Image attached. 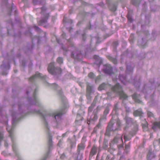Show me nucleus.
<instances>
[{"instance_id": "69168bd1", "label": "nucleus", "mask_w": 160, "mask_h": 160, "mask_svg": "<svg viewBox=\"0 0 160 160\" xmlns=\"http://www.w3.org/2000/svg\"><path fill=\"white\" fill-rule=\"evenodd\" d=\"M148 1H149V2H152V1H154V0H148Z\"/></svg>"}, {"instance_id": "338daca9", "label": "nucleus", "mask_w": 160, "mask_h": 160, "mask_svg": "<svg viewBox=\"0 0 160 160\" xmlns=\"http://www.w3.org/2000/svg\"><path fill=\"white\" fill-rule=\"evenodd\" d=\"M65 17H64V18H63V20L64 21L65 20Z\"/></svg>"}, {"instance_id": "f3484780", "label": "nucleus", "mask_w": 160, "mask_h": 160, "mask_svg": "<svg viewBox=\"0 0 160 160\" xmlns=\"http://www.w3.org/2000/svg\"><path fill=\"white\" fill-rule=\"evenodd\" d=\"M98 147L94 145L91 148L90 151L89 157H92L93 155L95 154L97 152Z\"/></svg>"}, {"instance_id": "20e7f679", "label": "nucleus", "mask_w": 160, "mask_h": 160, "mask_svg": "<svg viewBox=\"0 0 160 160\" xmlns=\"http://www.w3.org/2000/svg\"><path fill=\"white\" fill-rule=\"evenodd\" d=\"M46 10V8L44 7H42L41 8V13L42 14V18L39 21H38V23L39 25L42 26L44 27H47V26L46 24L47 23V21L49 16L48 13H46L45 11Z\"/></svg>"}, {"instance_id": "4c0bfd02", "label": "nucleus", "mask_w": 160, "mask_h": 160, "mask_svg": "<svg viewBox=\"0 0 160 160\" xmlns=\"http://www.w3.org/2000/svg\"><path fill=\"white\" fill-rule=\"evenodd\" d=\"M129 148V146L128 145H126L125 147L124 151L126 153H128V150Z\"/></svg>"}, {"instance_id": "f8f14e48", "label": "nucleus", "mask_w": 160, "mask_h": 160, "mask_svg": "<svg viewBox=\"0 0 160 160\" xmlns=\"http://www.w3.org/2000/svg\"><path fill=\"white\" fill-rule=\"evenodd\" d=\"M120 142H122V135L118 134L114 137L113 139L110 143V144L111 146L114 144H117Z\"/></svg>"}, {"instance_id": "09e8293b", "label": "nucleus", "mask_w": 160, "mask_h": 160, "mask_svg": "<svg viewBox=\"0 0 160 160\" xmlns=\"http://www.w3.org/2000/svg\"><path fill=\"white\" fill-rule=\"evenodd\" d=\"M48 154H49L48 152V153H47L46 154V155H45L44 157L43 158L42 160H46L48 157Z\"/></svg>"}, {"instance_id": "bf43d9fd", "label": "nucleus", "mask_w": 160, "mask_h": 160, "mask_svg": "<svg viewBox=\"0 0 160 160\" xmlns=\"http://www.w3.org/2000/svg\"><path fill=\"white\" fill-rule=\"evenodd\" d=\"M1 67H3L4 68H6V66H5V65L3 63V64L2 65H1Z\"/></svg>"}, {"instance_id": "cd10ccee", "label": "nucleus", "mask_w": 160, "mask_h": 160, "mask_svg": "<svg viewBox=\"0 0 160 160\" xmlns=\"http://www.w3.org/2000/svg\"><path fill=\"white\" fill-rule=\"evenodd\" d=\"M108 58L109 60L112 61L114 64H116L117 63V60L116 58H113L111 56H109Z\"/></svg>"}, {"instance_id": "680f3d73", "label": "nucleus", "mask_w": 160, "mask_h": 160, "mask_svg": "<svg viewBox=\"0 0 160 160\" xmlns=\"http://www.w3.org/2000/svg\"><path fill=\"white\" fill-rule=\"evenodd\" d=\"M57 42H58L59 43V44H60V42H59V40L58 39H57Z\"/></svg>"}, {"instance_id": "37998d69", "label": "nucleus", "mask_w": 160, "mask_h": 160, "mask_svg": "<svg viewBox=\"0 0 160 160\" xmlns=\"http://www.w3.org/2000/svg\"><path fill=\"white\" fill-rule=\"evenodd\" d=\"M127 18L128 21H129L130 22H132V19L131 17L129 15V12H128V14L127 15Z\"/></svg>"}, {"instance_id": "b1692460", "label": "nucleus", "mask_w": 160, "mask_h": 160, "mask_svg": "<svg viewBox=\"0 0 160 160\" xmlns=\"http://www.w3.org/2000/svg\"><path fill=\"white\" fill-rule=\"evenodd\" d=\"M102 127V123L101 122L99 121L98 123L97 124V125L94 128L93 130V132L96 133L97 132V128L101 129Z\"/></svg>"}, {"instance_id": "13d9d810", "label": "nucleus", "mask_w": 160, "mask_h": 160, "mask_svg": "<svg viewBox=\"0 0 160 160\" xmlns=\"http://www.w3.org/2000/svg\"><path fill=\"white\" fill-rule=\"evenodd\" d=\"M4 145H5V146L6 147H7L8 146V143H7L6 142H5Z\"/></svg>"}, {"instance_id": "a19ab883", "label": "nucleus", "mask_w": 160, "mask_h": 160, "mask_svg": "<svg viewBox=\"0 0 160 160\" xmlns=\"http://www.w3.org/2000/svg\"><path fill=\"white\" fill-rule=\"evenodd\" d=\"M134 37V35L132 34H131L130 37V38H129V40L131 42H133V40Z\"/></svg>"}, {"instance_id": "7c9ffc66", "label": "nucleus", "mask_w": 160, "mask_h": 160, "mask_svg": "<svg viewBox=\"0 0 160 160\" xmlns=\"http://www.w3.org/2000/svg\"><path fill=\"white\" fill-rule=\"evenodd\" d=\"M142 114V112L141 111L136 110L134 112L133 114L135 116L140 115Z\"/></svg>"}, {"instance_id": "473e14b6", "label": "nucleus", "mask_w": 160, "mask_h": 160, "mask_svg": "<svg viewBox=\"0 0 160 160\" xmlns=\"http://www.w3.org/2000/svg\"><path fill=\"white\" fill-rule=\"evenodd\" d=\"M106 116L103 114V115L100 118L99 121L101 122L105 120L106 119Z\"/></svg>"}, {"instance_id": "1a4fd4ad", "label": "nucleus", "mask_w": 160, "mask_h": 160, "mask_svg": "<svg viewBox=\"0 0 160 160\" xmlns=\"http://www.w3.org/2000/svg\"><path fill=\"white\" fill-rule=\"evenodd\" d=\"M95 92L93 86L89 83H88L87 85L86 96L88 99H91V95L93 94Z\"/></svg>"}, {"instance_id": "9b49d317", "label": "nucleus", "mask_w": 160, "mask_h": 160, "mask_svg": "<svg viewBox=\"0 0 160 160\" xmlns=\"http://www.w3.org/2000/svg\"><path fill=\"white\" fill-rule=\"evenodd\" d=\"M71 57L74 59L79 60L82 58V55L80 51H78L75 49V50L72 52Z\"/></svg>"}, {"instance_id": "49530a36", "label": "nucleus", "mask_w": 160, "mask_h": 160, "mask_svg": "<svg viewBox=\"0 0 160 160\" xmlns=\"http://www.w3.org/2000/svg\"><path fill=\"white\" fill-rule=\"evenodd\" d=\"M113 92H108L107 93L108 97V99H109L110 98V96L112 95V94Z\"/></svg>"}, {"instance_id": "6e6552de", "label": "nucleus", "mask_w": 160, "mask_h": 160, "mask_svg": "<svg viewBox=\"0 0 160 160\" xmlns=\"http://www.w3.org/2000/svg\"><path fill=\"white\" fill-rule=\"evenodd\" d=\"M36 89H35L34 94H33V98H30L28 99V102L31 105H36L37 106H38L39 107L42 108V106L39 102L36 96Z\"/></svg>"}, {"instance_id": "393cba45", "label": "nucleus", "mask_w": 160, "mask_h": 160, "mask_svg": "<svg viewBox=\"0 0 160 160\" xmlns=\"http://www.w3.org/2000/svg\"><path fill=\"white\" fill-rule=\"evenodd\" d=\"M107 86H108V85L103 83L99 86L98 88V90H102L104 89Z\"/></svg>"}, {"instance_id": "7ed1b4c3", "label": "nucleus", "mask_w": 160, "mask_h": 160, "mask_svg": "<svg viewBox=\"0 0 160 160\" xmlns=\"http://www.w3.org/2000/svg\"><path fill=\"white\" fill-rule=\"evenodd\" d=\"M112 89L113 92L115 93L120 96V99L124 100L128 98V96L123 92L122 87L119 83L117 84L112 88Z\"/></svg>"}, {"instance_id": "4be33fe9", "label": "nucleus", "mask_w": 160, "mask_h": 160, "mask_svg": "<svg viewBox=\"0 0 160 160\" xmlns=\"http://www.w3.org/2000/svg\"><path fill=\"white\" fill-rule=\"evenodd\" d=\"M152 128L153 129L156 131L158 128H160V122H155L153 125Z\"/></svg>"}, {"instance_id": "39448f33", "label": "nucleus", "mask_w": 160, "mask_h": 160, "mask_svg": "<svg viewBox=\"0 0 160 160\" xmlns=\"http://www.w3.org/2000/svg\"><path fill=\"white\" fill-rule=\"evenodd\" d=\"M48 71L50 73L53 75L60 74L62 72L61 68H55L53 62L50 63L49 65Z\"/></svg>"}, {"instance_id": "5701e85b", "label": "nucleus", "mask_w": 160, "mask_h": 160, "mask_svg": "<svg viewBox=\"0 0 160 160\" xmlns=\"http://www.w3.org/2000/svg\"><path fill=\"white\" fill-rule=\"evenodd\" d=\"M133 71V68L130 65H128L127 67L126 72L129 74L132 72Z\"/></svg>"}, {"instance_id": "9d476101", "label": "nucleus", "mask_w": 160, "mask_h": 160, "mask_svg": "<svg viewBox=\"0 0 160 160\" xmlns=\"http://www.w3.org/2000/svg\"><path fill=\"white\" fill-rule=\"evenodd\" d=\"M85 148V145L84 144L81 143L79 144L78 146L77 152L78 153V158L80 159H82L83 158V153L81 152L83 151Z\"/></svg>"}, {"instance_id": "2eb2a0df", "label": "nucleus", "mask_w": 160, "mask_h": 160, "mask_svg": "<svg viewBox=\"0 0 160 160\" xmlns=\"http://www.w3.org/2000/svg\"><path fill=\"white\" fill-rule=\"evenodd\" d=\"M98 99V96H96L95 97L93 102L91 104L90 106L88 108V115H90V114L91 113L92 110H93L94 107L95 106L96 103Z\"/></svg>"}, {"instance_id": "58836bf2", "label": "nucleus", "mask_w": 160, "mask_h": 160, "mask_svg": "<svg viewBox=\"0 0 160 160\" xmlns=\"http://www.w3.org/2000/svg\"><path fill=\"white\" fill-rule=\"evenodd\" d=\"M118 102L116 103L114 106V107L113 108V110L115 111H117L118 109Z\"/></svg>"}, {"instance_id": "bb28decb", "label": "nucleus", "mask_w": 160, "mask_h": 160, "mask_svg": "<svg viewBox=\"0 0 160 160\" xmlns=\"http://www.w3.org/2000/svg\"><path fill=\"white\" fill-rule=\"evenodd\" d=\"M117 147L118 149L119 152H121L124 149L123 142H121V143L119 145H118Z\"/></svg>"}, {"instance_id": "ea45409f", "label": "nucleus", "mask_w": 160, "mask_h": 160, "mask_svg": "<svg viewBox=\"0 0 160 160\" xmlns=\"http://www.w3.org/2000/svg\"><path fill=\"white\" fill-rule=\"evenodd\" d=\"M33 2L35 4H38L41 3V2L38 0H33Z\"/></svg>"}, {"instance_id": "864d4df0", "label": "nucleus", "mask_w": 160, "mask_h": 160, "mask_svg": "<svg viewBox=\"0 0 160 160\" xmlns=\"http://www.w3.org/2000/svg\"><path fill=\"white\" fill-rule=\"evenodd\" d=\"M3 138V134L2 133L0 132V142L2 139Z\"/></svg>"}, {"instance_id": "f704fd0d", "label": "nucleus", "mask_w": 160, "mask_h": 160, "mask_svg": "<svg viewBox=\"0 0 160 160\" xmlns=\"http://www.w3.org/2000/svg\"><path fill=\"white\" fill-rule=\"evenodd\" d=\"M57 62L59 64H61L63 62L62 58L61 57L58 58L57 59Z\"/></svg>"}, {"instance_id": "0e129e2a", "label": "nucleus", "mask_w": 160, "mask_h": 160, "mask_svg": "<svg viewBox=\"0 0 160 160\" xmlns=\"http://www.w3.org/2000/svg\"><path fill=\"white\" fill-rule=\"evenodd\" d=\"M124 129L125 130H127V127H125L124 128Z\"/></svg>"}, {"instance_id": "c9c22d12", "label": "nucleus", "mask_w": 160, "mask_h": 160, "mask_svg": "<svg viewBox=\"0 0 160 160\" xmlns=\"http://www.w3.org/2000/svg\"><path fill=\"white\" fill-rule=\"evenodd\" d=\"M89 78H93L95 77L94 74L92 72H90L88 75Z\"/></svg>"}, {"instance_id": "de8ad7c7", "label": "nucleus", "mask_w": 160, "mask_h": 160, "mask_svg": "<svg viewBox=\"0 0 160 160\" xmlns=\"http://www.w3.org/2000/svg\"><path fill=\"white\" fill-rule=\"evenodd\" d=\"M100 76H98L95 79L96 82H97L100 79Z\"/></svg>"}, {"instance_id": "4d7b16f0", "label": "nucleus", "mask_w": 160, "mask_h": 160, "mask_svg": "<svg viewBox=\"0 0 160 160\" xmlns=\"http://www.w3.org/2000/svg\"><path fill=\"white\" fill-rule=\"evenodd\" d=\"M82 38L83 40H85L84 38L85 37V33L82 34Z\"/></svg>"}, {"instance_id": "2f4dec72", "label": "nucleus", "mask_w": 160, "mask_h": 160, "mask_svg": "<svg viewBox=\"0 0 160 160\" xmlns=\"http://www.w3.org/2000/svg\"><path fill=\"white\" fill-rule=\"evenodd\" d=\"M109 112V107L108 106H107L103 114L106 115Z\"/></svg>"}, {"instance_id": "8fccbe9b", "label": "nucleus", "mask_w": 160, "mask_h": 160, "mask_svg": "<svg viewBox=\"0 0 160 160\" xmlns=\"http://www.w3.org/2000/svg\"><path fill=\"white\" fill-rule=\"evenodd\" d=\"M62 140H60L59 141V142L58 143V146H59L60 147L61 146V145H62Z\"/></svg>"}, {"instance_id": "0eeeda50", "label": "nucleus", "mask_w": 160, "mask_h": 160, "mask_svg": "<svg viewBox=\"0 0 160 160\" xmlns=\"http://www.w3.org/2000/svg\"><path fill=\"white\" fill-rule=\"evenodd\" d=\"M102 108V107L98 106L96 109L94 110L93 114L90 116L89 118V121H88V124H89L90 122H94L98 119V116L96 113L101 109Z\"/></svg>"}, {"instance_id": "3c124183", "label": "nucleus", "mask_w": 160, "mask_h": 160, "mask_svg": "<svg viewBox=\"0 0 160 160\" xmlns=\"http://www.w3.org/2000/svg\"><path fill=\"white\" fill-rule=\"evenodd\" d=\"M157 142H158V144H160V138L158 140H155L153 142V144H154Z\"/></svg>"}, {"instance_id": "a18cd8bd", "label": "nucleus", "mask_w": 160, "mask_h": 160, "mask_svg": "<svg viewBox=\"0 0 160 160\" xmlns=\"http://www.w3.org/2000/svg\"><path fill=\"white\" fill-rule=\"evenodd\" d=\"M34 28L38 32H39L40 31V29L39 28L36 26H34Z\"/></svg>"}, {"instance_id": "412c9836", "label": "nucleus", "mask_w": 160, "mask_h": 160, "mask_svg": "<svg viewBox=\"0 0 160 160\" xmlns=\"http://www.w3.org/2000/svg\"><path fill=\"white\" fill-rule=\"evenodd\" d=\"M125 119L127 125L130 126L132 124V120L131 118L126 116L125 118Z\"/></svg>"}, {"instance_id": "f257e3e1", "label": "nucleus", "mask_w": 160, "mask_h": 160, "mask_svg": "<svg viewBox=\"0 0 160 160\" xmlns=\"http://www.w3.org/2000/svg\"><path fill=\"white\" fill-rule=\"evenodd\" d=\"M35 112L39 114L43 119L45 126L48 132L49 126L54 128H59L62 124V117L64 112L62 111L55 113L46 112L42 113L40 110H37Z\"/></svg>"}, {"instance_id": "c756f323", "label": "nucleus", "mask_w": 160, "mask_h": 160, "mask_svg": "<svg viewBox=\"0 0 160 160\" xmlns=\"http://www.w3.org/2000/svg\"><path fill=\"white\" fill-rule=\"evenodd\" d=\"M68 44L70 45V47H68V48H65L63 47L62 48L63 49L66 51H68L69 50H71L70 49V48H71V47H72V44L71 43V42H70V40H68Z\"/></svg>"}, {"instance_id": "4468645a", "label": "nucleus", "mask_w": 160, "mask_h": 160, "mask_svg": "<svg viewBox=\"0 0 160 160\" xmlns=\"http://www.w3.org/2000/svg\"><path fill=\"white\" fill-rule=\"evenodd\" d=\"M52 87V88L55 90L57 92L58 94L61 97L63 96V93L62 91V89L60 87L58 86L55 83H53L52 84H50Z\"/></svg>"}, {"instance_id": "a211bd4d", "label": "nucleus", "mask_w": 160, "mask_h": 160, "mask_svg": "<svg viewBox=\"0 0 160 160\" xmlns=\"http://www.w3.org/2000/svg\"><path fill=\"white\" fill-rule=\"evenodd\" d=\"M94 58L96 60V63L98 64L99 67H100V65L102 63V59L98 56L95 55L94 56Z\"/></svg>"}, {"instance_id": "6e6d98bb", "label": "nucleus", "mask_w": 160, "mask_h": 160, "mask_svg": "<svg viewBox=\"0 0 160 160\" xmlns=\"http://www.w3.org/2000/svg\"><path fill=\"white\" fill-rule=\"evenodd\" d=\"M136 0H131V2L132 4L133 5H136Z\"/></svg>"}, {"instance_id": "603ef678", "label": "nucleus", "mask_w": 160, "mask_h": 160, "mask_svg": "<svg viewBox=\"0 0 160 160\" xmlns=\"http://www.w3.org/2000/svg\"><path fill=\"white\" fill-rule=\"evenodd\" d=\"M147 114L148 116L149 117L152 116H153V114L150 112H148Z\"/></svg>"}, {"instance_id": "423d86ee", "label": "nucleus", "mask_w": 160, "mask_h": 160, "mask_svg": "<svg viewBox=\"0 0 160 160\" xmlns=\"http://www.w3.org/2000/svg\"><path fill=\"white\" fill-rule=\"evenodd\" d=\"M114 123V120L112 118L107 127L106 132L105 133L106 136H109L110 135L111 131H114L118 129V128H114L113 127Z\"/></svg>"}, {"instance_id": "774afa93", "label": "nucleus", "mask_w": 160, "mask_h": 160, "mask_svg": "<svg viewBox=\"0 0 160 160\" xmlns=\"http://www.w3.org/2000/svg\"><path fill=\"white\" fill-rule=\"evenodd\" d=\"M27 95H28V91H27Z\"/></svg>"}, {"instance_id": "dca6fc26", "label": "nucleus", "mask_w": 160, "mask_h": 160, "mask_svg": "<svg viewBox=\"0 0 160 160\" xmlns=\"http://www.w3.org/2000/svg\"><path fill=\"white\" fill-rule=\"evenodd\" d=\"M46 78V76H42L41 74L38 72H37L34 75L32 76L29 78V80L31 82H32L36 78H40L43 79H45Z\"/></svg>"}, {"instance_id": "72a5a7b5", "label": "nucleus", "mask_w": 160, "mask_h": 160, "mask_svg": "<svg viewBox=\"0 0 160 160\" xmlns=\"http://www.w3.org/2000/svg\"><path fill=\"white\" fill-rule=\"evenodd\" d=\"M121 122L119 120H118L117 121L116 126L117 127L114 128H118V129H117L118 130L119 128V127L121 125Z\"/></svg>"}, {"instance_id": "a878e982", "label": "nucleus", "mask_w": 160, "mask_h": 160, "mask_svg": "<svg viewBox=\"0 0 160 160\" xmlns=\"http://www.w3.org/2000/svg\"><path fill=\"white\" fill-rule=\"evenodd\" d=\"M133 99L136 102L138 103H140V101L138 98L137 95L136 93H135L132 96Z\"/></svg>"}, {"instance_id": "c03bdc74", "label": "nucleus", "mask_w": 160, "mask_h": 160, "mask_svg": "<svg viewBox=\"0 0 160 160\" xmlns=\"http://www.w3.org/2000/svg\"><path fill=\"white\" fill-rule=\"evenodd\" d=\"M134 86H135L136 87L137 86V85L138 86H139L140 85V83L139 82H137H137H134Z\"/></svg>"}, {"instance_id": "5fc2aeb1", "label": "nucleus", "mask_w": 160, "mask_h": 160, "mask_svg": "<svg viewBox=\"0 0 160 160\" xmlns=\"http://www.w3.org/2000/svg\"><path fill=\"white\" fill-rule=\"evenodd\" d=\"M123 136L125 141L128 140V138L125 135H124Z\"/></svg>"}, {"instance_id": "052dcab7", "label": "nucleus", "mask_w": 160, "mask_h": 160, "mask_svg": "<svg viewBox=\"0 0 160 160\" xmlns=\"http://www.w3.org/2000/svg\"><path fill=\"white\" fill-rule=\"evenodd\" d=\"M146 33L147 34V36H148V35H149V34L148 33V31H147Z\"/></svg>"}, {"instance_id": "aec40b11", "label": "nucleus", "mask_w": 160, "mask_h": 160, "mask_svg": "<svg viewBox=\"0 0 160 160\" xmlns=\"http://www.w3.org/2000/svg\"><path fill=\"white\" fill-rule=\"evenodd\" d=\"M155 155L154 153L149 150L147 155V158L148 160H151L153 158H154Z\"/></svg>"}, {"instance_id": "ddd939ff", "label": "nucleus", "mask_w": 160, "mask_h": 160, "mask_svg": "<svg viewBox=\"0 0 160 160\" xmlns=\"http://www.w3.org/2000/svg\"><path fill=\"white\" fill-rule=\"evenodd\" d=\"M103 70L105 73L110 75L112 72V68L110 65L107 64L104 65Z\"/></svg>"}, {"instance_id": "e2e57ef3", "label": "nucleus", "mask_w": 160, "mask_h": 160, "mask_svg": "<svg viewBox=\"0 0 160 160\" xmlns=\"http://www.w3.org/2000/svg\"><path fill=\"white\" fill-rule=\"evenodd\" d=\"M2 114V110L1 109H0V115H1Z\"/></svg>"}, {"instance_id": "79ce46f5", "label": "nucleus", "mask_w": 160, "mask_h": 160, "mask_svg": "<svg viewBox=\"0 0 160 160\" xmlns=\"http://www.w3.org/2000/svg\"><path fill=\"white\" fill-rule=\"evenodd\" d=\"M142 43L141 44V46H142L143 47H144V46L146 45V43L145 41H144V38H142Z\"/></svg>"}, {"instance_id": "f03ea898", "label": "nucleus", "mask_w": 160, "mask_h": 160, "mask_svg": "<svg viewBox=\"0 0 160 160\" xmlns=\"http://www.w3.org/2000/svg\"><path fill=\"white\" fill-rule=\"evenodd\" d=\"M23 105V104H19L18 105V111L20 112L19 113H15L12 114V127H10L7 126V129L8 132L9 133V136L10 137L12 143V149L13 152L15 153L16 155H18L16 149L14 137L13 133V127L17 121V117L19 116L20 115L21 116L22 115L23 110L21 109V108ZM4 123L6 125H7L8 121H5L4 122Z\"/></svg>"}, {"instance_id": "c85d7f7f", "label": "nucleus", "mask_w": 160, "mask_h": 160, "mask_svg": "<svg viewBox=\"0 0 160 160\" xmlns=\"http://www.w3.org/2000/svg\"><path fill=\"white\" fill-rule=\"evenodd\" d=\"M52 139L51 136H50L49 137V139L48 142V145L49 148V149H50L51 148H52Z\"/></svg>"}, {"instance_id": "e433bc0d", "label": "nucleus", "mask_w": 160, "mask_h": 160, "mask_svg": "<svg viewBox=\"0 0 160 160\" xmlns=\"http://www.w3.org/2000/svg\"><path fill=\"white\" fill-rule=\"evenodd\" d=\"M76 146V143L75 142L70 141V147L71 148H73Z\"/></svg>"}, {"instance_id": "6ab92c4d", "label": "nucleus", "mask_w": 160, "mask_h": 160, "mask_svg": "<svg viewBox=\"0 0 160 160\" xmlns=\"http://www.w3.org/2000/svg\"><path fill=\"white\" fill-rule=\"evenodd\" d=\"M119 78L121 82L124 85L126 84V78L125 75H119Z\"/></svg>"}]
</instances>
